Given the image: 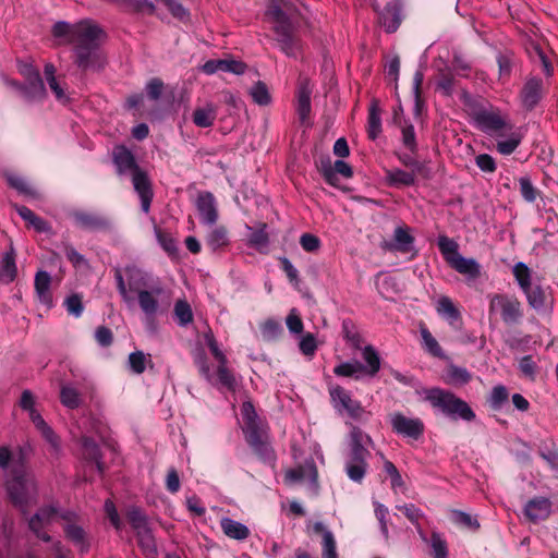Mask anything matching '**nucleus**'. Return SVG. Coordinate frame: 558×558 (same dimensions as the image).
Returning <instances> with one entry per match:
<instances>
[{
  "label": "nucleus",
  "mask_w": 558,
  "mask_h": 558,
  "mask_svg": "<svg viewBox=\"0 0 558 558\" xmlns=\"http://www.w3.org/2000/svg\"><path fill=\"white\" fill-rule=\"evenodd\" d=\"M512 274L523 292L533 286L532 271L526 264L522 262L517 263L512 268Z\"/></svg>",
  "instance_id": "obj_41"
},
{
  "label": "nucleus",
  "mask_w": 558,
  "mask_h": 558,
  "mask_svg": "<svg viewBox=\"0 0 558 558\" xmlns=\"http://www.w3.org/2000/svg\"><path fill=\"white\" fill-rule=\"evenodd\" d=\"M207 245L213 250L217 251L225 247L229 243L228 232L223 227L214 228L206 238Z\"/></svg>",
  "instance_id": "obj_44"
},
{
  "label": "nucleus",
  "mask_w": 558,
  "mask_h": 558,
  "mask_svg": "<svg viewBox=\"0 0 558 558\" xmlns=\"http://www.w3.org/2000/svg\"><path fill=\"white\" fill-rule=\"evenodd\" d=\"M201 221L206 225H214L218 219V211L215 197L211 193H201L196 201Z\"/></svg>",
  "instance_id": "obj_21"
},
{
  "label": "nucleus",
  "mask_w": 558,
  "mask_h": 558,
  "mask_svg": "<svg viewBox=\"0 0 558 558\" xmlns=\"http://www.w3.org/2000/svg\"><path fill=\"white\" fill-rule=\"evenodd\" d=\"M113 160L119 174H132L133 186L141 198V208L147 214L153 199V191L148 178L138 169L134 156L126 148L117 147L113 151Z\"/></svg>",
  "instance_id": "obj_7"
},
{
  "label": "nucleus",
  "mask_w": 558,
  "mask_h": 558,
  "mask_svg": "<svg viewBox=\"0 0 558 558\" xmlns=\"http://www.w3.org/2000/svg\"><path fill=\"white\" fill-rule=\"evenodd\" d=\"M488 313L490 319L499 315L507 325H517L523 317L521 302L514 295L504 293L489 296Z\"/></svg>",
  "instance_id": "obj_12"
},
{
  "label": "nucleus",
  "mask_w": 558,
  "mask_h": 558,
  "mask_svg": "<svg viewBox=\"0 0 558 558\" xmlns=\"http://www.w3.org/2000/svg\"><path fill=\"white\" fill-rule=\"evenodd\" d=\"M364 371V365L360 362H344L340 363L333 368V373L340 377H353L359 379Z\"/></svg>",
  "instance_id": "obj_45"
},
{
  "label": "nucleus",
  "mask_w": 558,
  "mask_h": 558,
  "mask_svg": "<svg viewBox=\"0 0 558 558\" xmlns=\"http://www.w3.org/2000/svg\"><path fill=\"white\" fill-rule=\"evenodd\" d=\"M402 4L400 0H393L385 7L384 11L379 15V20L387 33H393L401 24Z\"/></svg>",
  "instance_id": "obj_23"
},
{
  "label": "nucleus",
  "mask_w": 558,
  "mask_h": 558,
  "mask_svg": "<svg viewBox=\"0 0 558 558\" xmlns=\"http://www.w3.org/2000/svg\"><path fill=\"white\" fill-rule=\"evenodd\" d=\"M420 333L422 338V347L427 353L435 357H445L441 347L425 325L420 326Z\"/></svg>",
  "instance_id": "obj_38"
},
{
  "label": "nucleus",
  "mask_w": 558,
  "mask_h": 558,
  "mask_svg": "<svg viewBox=\"0 0 558 558\" xmlns=\"http://www.w3.org/2000/svg\"><path fill=\"white\" fill-rule=\"evenodd\" d=\"M282 331L281 325L278 320L267 319L260 325V332L265 340L276 339Z\"/></svg>",
  "instance_id": "obj_57"
},
{
  "label": "nucleus",
  "mask_w": 558,
  "mask_h": 558,
  "mask_svg": "<svg viewBox=\"0 0 558 558\" xmlns=\"http://www.w3.org/2000/svg\"><path fill=\"white\" fill-rule=\"evenodd\" d=\"M216 108L213 104L197 107L192 116L193 123L198 128H209L216 120Z\"/></svg>",
  "instance_id": "obj_30"
},
{
  "label": "nucleus",
  "mask_w": 558,
  "mask_h": 558,
  "mask_svg": "<svg viewBox=\"0 0 558 558\" xmlns=\"http://www.w3.org/2000/svg\"><path fill=\"white\" fill-rule=\"evenodd\" d=\"M147 361L148 357L142 351L129 355L130 368L136 374H142L145 371Z\"/></svg>",
  "instance_id": "obj_63"
},
{
  "label": "nucleus",
  "mask_w": 558,
  "mask_h": 558,
  "mask_svg": "<svg viewBox=\"0 0 558 558\" xmlns=\"http://www.w3.org/2000/svg\"><path fill=\"white\" fill-rule=\"evenodd\" d=\"M542 96L543 80L537 77L529 78L521 90L523 106L529 110L533 109L539 102Z\"/></svg>",
  "instance_id": "obj_22"
},
{
  "label": "nucleus",
  "mask_w": 558,
  "mask_h": 558,
  "mask_svg": "<svg viewBox=\"0 0 558 558\" xmlns=\"http://www.w3.org/2000/svg\"><path fill=\"white\" fill-rule=\"evenodd\" d=\"M429 545L432 548V558H448V544L439 532H432Z\"/></svg>",
  "instance_id": "obj_48"
},
{
  "label": "nucleus",
  "mask_w": 558,
  "mask_h": 558,
  "mask_svg": "<svg viewBox=\"0 0 558 558\" xmlns=\"http://www.w3.org/2000/svg\"><path fill=\"white\" fill-rule=\"evenodd\" d=\"M401 135L404 147L411 153H415L417 150V143L413 124L404 123L401 128Z\"/></svg>",
  "instance_id": "obj_58"
},
{
  "label": "nucleus",
  "mask_w": 558,
  "mask_h": 558,
  "mask_svg": "<svg viewBox=\"0 0 558 558\" xmlns=\"http://www.w3.org/2000/svg\"><path fill=\"white\" fill-rule=\"evenodd\" d=\"M9 184L17 190L20 193L27 196H35L36 192L33 186L22 177L11 174L8 177Z\"/></svg>",
  "instance_id": "obj_59"
},
{
  "label": "nucleus",
  "mask_w": 558,
  "mask_h": 558,
  "mask_svg": "<svg viewBox=\"0 0 558 558\" xmlns=\"http://www.w3.org/2000/svg\"><path fill=\"white\" fill-rule=\"evenodd\" d=\"M128 284L130 291L137 294L141 310L147 316H154L159 308L158 298L163 293L161 284H149L146 276L137 270L130 271Z\"/></svg>",
  "instance_id": "obj_9"
},
{
  "label": "nucleus",
  "mask_w": 558,
  "mask_h": 558,
  "mask_svg": "<svg viewBox=\"0 0 558 558\" xmlns=\"http://www.w3.org/2000/svg\"><path fill=\"white\" fill-rule=\"evenodd\" d=\"M399 160L408 168H411V172H414L416 175H421L425 179L429 178V169L423 162L414 159L412 156L403 154L399 156Z\"/></svg>",
  "instance_id": "obj_52"
},
{
  "label": "nucleus",
  "mask_w": 558,
  "mask_h": 558,
  "mask_svg": "<svg viewBox=\"0 0 558 558\" xmlns=\"http://www.w3.org/2000/svg\"><path fill=\"white\" fill-rule=\"evenodd\" d=\"M420 393L423 400L428 402L433 409L452 420L471 422L475 418V413L468 402L449 390L435 387L423 389Z\"/></svg>",
  "instance_id": "obj_6"
},
{
  "label": "nucleus",
  "mask_w": 558,
  "mask_h": 558,
  "mask_svg": "<svg viewBox=\"0 0 558 558\" xmlns=\"http://www.w3.org/2000/svg\"><path fill=\"white\" fill-rule=\"evenodd\" d=\"M471 118L476 129L489 136L504 135L512 129L506 114L500 109L493 106H478L474 107L471 112Z\"/></svg>",
  "instance_id": "obj_10"
},
{
  "label": "nucleus",
  "mask_w": 558,
  "mask_h": 558,
  "mask_svg": "<svg viewBox=\"0 0 558 558\" xmlns=\"http://www.w3.org/2000/svg\"><path fill=\"white\" fill-rule=\"evenodd\" d=\"M288 330L293 335H301L303 332V322L296 308H292L286 318Z\"/></svg>",
  "instance_id": "obj_62"
},
{
  "label": "nucleus",
  "mask_w": 558,
  "mask_h": 558,
  "mask_svg": "<svg viewBox=\"0 0 558 558\" xmlns=\"http://www.w3.org/2000/svg\"><path fill=\"white\" fill-rule=\"evenodd\" d=\"M389 421L392 430L407 438L417 440L424 433V423L418 417H408L400 412L390 414Z\"/></svg>",
  "instance_id": "obj_15"
},
{
  "label": "nucleus",
  "mask_w": 558,
  "mask_h": 558,
  "mask_svg": "<svg viewBox=\"0 0 558 558\" xmlns=\"http://www.w3.org/2000/svg\"><path fill=\"white\" fill-rule=\"evenodd\" d=\"M372 444V438L361 428L353 426L350 432L349 451L344 461V471L348 477L356 483H361L368 469V458L371 451L367 446Z\"/></svg>",
  "instance_id": "obj_5"
},
{
  "label": "nucleus",
  "mask_w": 558,
  "mask_h": 558,
  "mask_svg": "<svg viewBox=\"0 0 558 558\" xmlns=\"http://www.w3.org/2000/svg\"><path fill=\"white\" fill-rule=\"evenodd\" d=\"M5 490L11 502L22 512L36 505L38 487L34 474L25 464H14L5 473Z\"/></svg>",
  "instance_id": "obj_2"
},
{
  "label": "nucleus",
  "mask_w": 558,
  "mask_h": 558,
  "mask_svg": "<svg viewBox=\"0 0 558 558\" xmlns=\"http://www.w3.org/2000/svg\"><path fill=\"white\" fill-rule=\"evenodd\" d=\"M550 513L551 501L545 497L533 498L524 507V514L532 522L546 520Z\"/></svg>",
  "instance_id": "obj_20"
},
{
  "label": "nucleus",
  "mask_w": 558,
  "mask_h": 558,
  "mask_svg": "<svg viewBox=\"0 0 558 558\" xmlns=\"http://www.w3.org/2000/svg\"><path fill=\"white\" fill-rule=\"evenodd\" d=\"M74 219L78 226L90 230H99L108 226V220L96 214L76 213Z\"/></svg>",
  "instance_id": "obj_33"
},
{
  "label": "nucleus",
  "mask_w": 558,
  "mask_h": 558,
  "mask_svg": "<svg viewBox=\"0 0 558 558\" xmlns=\"http://www.w3.org/2000/svg\"><path fill=\"white\" fill-rule=\"evenodd\" d=\"M56 38L62 44L74 46L75 64L86 70H99L106 63V57L100 49L105 36L102 28L92 20H82L75 24L58 22L52 27Z\"/></svg>",
  "instance_id": "obj_1"
},
{
  "label": "nucleus",
  "mask_w": 558,
  "mask_h": 558,
  "mask_svg": "<svg viewBox=\"0 0 558 558\" xmlns=\"http://www.w3.org/2000/svg\"><path fill=\"white\" fill-rule=\"evenodd\" d=\"M437 244L444 259L457 272L470 279H476L481 275V265L474 258L463 257L459 253V245L454 240L440 235Z\"/></svg>",
  "instance_id": "obj_11"
},
{
  "label": "nucleus",
  "mask_w": 558,
  "mask_h": 558,
  "mask_svg": "<svg viewBox=\"0 0 558 558\" xmlns=\"http://www.w3.org/2000/svg\"><path fill=\"white\" fill-rule=\"evenodd\" d=\"M519 369L525 378H529L530 380L535 379L537 365L531 355H525L520 359Z\"/></svg>",
  "instance_id": "obj_61"
},
{
  "label": "nucleus",
  "mask_w": 558,
  "mask_h": 558,
  "mask_svg": "<svg viewBox=\"0 0 558 558\" xmlns=\"http://www.w3.org/2000/svg\"><path fill=\"white\" fill-rule=\"evenodd\" d=\"M45 78L49 88L53 93L59 102L65 104L70 100L66 88L56 77V68L51 63H47L44 70Z\"/></svg>",
  "instance_id": "obj_26"
},
{
  "label": "nucleus",
  "mask_w": 558,
  "mask_h": 558,
  "mask_svg": "<svg viewBox=\"0 0 558 558\" xmlns=\"http://www.w3.org/2000/svg\"><path fill=\"white\" fill-rule=\"evenodd\" d=\"M15 209L20 217L25 220L31 227L38 232H45L48 230V226L45 220L36 216L29 208L25 206H15Z\"/></svg>",
  "instance_id": "obj_43"
},
{
  "label": "nucleus",
  "mask_w": 558,
  "mask_h": 558,
  "mask_svg": "<svg viewBox=\"0 0 558 558\" xmlns=\"http://www.w3.org/2000/svg\"><path fill=\"white\" fill-rule=\"evenodd\" d=\"M299 349L303 355L313 357L317 350V341L315 336L311 332L302 335L299 341Z\"/></svg>",
  "instance_id": "obj_56"
},
{
  "label": "nucleus",
  "mask_w": 558,
  "mask_h": 558,
  "mask_svg": "<svg viewBox=\"0 0 558 558\" xmlns=\"http://www.w3.org/2000/svg\"><path fill=\"white\" fill-rule=\"evenodd\" d=\"M61 519L65 521L63 526L65 536L82 551L88 548V543L86 541V533L84 529L76 524V514L70 511H63L61 513Z\"/></svg>",
  "instance_id": "obj_17"
},
{
  "label": "nucleus",
  "mask_w": 558,
  "mask_h": 558,
  "mask_svg": "<svg viewBox=\"0 0 558 558\" xmlns=\"http://www.w3.org/2000/svg\"><path fill=\"white\" fill-rule=\"evenodd\" d=\"M504 136L505 140H500L497 142V150L501 155H510L512 154L520 145L522 141V134L518 130H513V128L508 131Z\"/></svg>",
  "instance_id": "obj_34"
},
{
  "label": "nucleus",
  "mask_w": 558,
  "mask_h": 558,
  "mask_svg": "<svg viewBox=\"0 0 558 558\" xmlns=\"http://www.w3.org/2000/svg\"><path fill=\"white\" fill-rule=\"evenodd\" d=\"M523 293L531 307L538 312L546 308L547 295L539 284H533Z\"/></svg>",
  "instance_id": "obj_36"
},
{
  "label": "nucleus",
  "mask_w": 558,
  "mask_h": 558,
  "mask_svg": "<svg viewBox=\"0 0 558 558\" xmlns=\"http://www.w3.org/2000/svg\"><path fill=\"white\" fill-rule=\"evenodd\" d=\"M265 229L266 225H263L262 228L252 231L248 239L250 244L260 252L266 251L269 243L268 234Z\"/></svg>",
  "instance_id": "obj_53"
},
{
  "label": "nucleus",
  "mask_w": 558,
  "mask_h": 558,
  "mask_svg": "<svg viewBox=\"0 0 558 558\" xmlns=\"http://www.w3.org/2000/svg\"><path fill=\"white\" fill-rule=\"evenodd\" d=\"M51 276L45 270H39L35 275L34 287L36 295L40 303L47 307H51L53 304L52 294L50 291Z\"/></svg>",
  "instance_id": "obj_25"
},
{
  "label": "nucleus",
  "mask_w": 558,
  "mask_h": 558,
  "mask_svg": "<svg viewBox=\"0 0 558 558\" xmlns=\"http://www.w3.org/2000/svg\"><path fill=\"white\" fill-rule=\"evenodd\" d=\"M62 512L63 511H59L53 506L41 507L29 518L28 527L39 539L50 542L51 537L44 529L54 522L57 518H61Z\"/></svg>",
  "instance_id": "obj_16"
},
{
  "label": "nucleus",
  "mask_w": 558,
  "mask_h": 558,
  "mask_svg": "<svg viewBox=\"0 0 558 558\" xmlns=\"http://www.w3.org/2000/svg\"><path fill=\"white\" fill-rule=\"evenodd\" d=\"M204 340L210 353L218 362V366L215 371L211 369L207 363L204 352L197 351L194 354V361L198 367L201 375L213 386L226 388L228 390H233L236 385L235 378L227 367V356L220 350L213 332H205Z\"/></svg>",
  "instance_id": "obj_3"
},
{
  "label": "nucleus",
  "mask_w": 558,
  "mask_h": 558,
  "mask_svg": "<svg viewBox=\"0 0 558 558\" xmlns=\"http://www.w3.org/2000/svg\"><path fill=\"white\" fill-rule=\"evenodd\" d=\"M451 520L453 523H456L458 525L465 526L473 531H476L480 527V523L475 518H473L471 514L460 511V510L451 511Z\"/></svg>",
  "instance_id": "obj_54"
},
{
  "label": "nucleus",
  "mask_w": 558,
  "mask_h": 558,
  "mask_svg": "<svg viewBox=\"0 0 558 558\" xmlns=\"http://www.w3.org/2000/svg\"><path fill=\"white\" fill-rule=\"evenodd\" d=\"M20 405L24 411L28 412V416L37 430L41 434L45 440L51 448L58 452L60 449L59 437L54 434L51 427L45 422L40 413L35 408V398L28 390L23 391Z\"/></svg>",
  "instance_id": "obj_13"
},
{
  "label": "nucleus",
  "mask_w": 558,
  "mask_h": 558,
  "mask_svg": "<svg viewBox=\"0 0 558 558\" xmlns=\"http://www.w3.org/2000/svg\"><path fill=\"white\" fill-rule=\"evenodd\" d=\"M381 132V119L376 105H372L368 114V136L375 140Z\"/></svg>",
  "instance_id": "obj_55"
},
{
  "label": "nucleus",
  "mask_w": 558,
  "mask_h": 558,
  "mask_svg": "<svg viewBox=\"0 0 558 558\" xmlns=\"http://www.w3.org/2000/svg\"><path fill=\"white\" fill-rule=\"evenodd\" d=\"M436 311L439 316L448 320L450 324L460 319V312L448 296H440L436 303Z\"/></svg>",
  "instance_id": "obj_32"
},
{
  "label": "nucleus",
  "mask_w": 558,
  "mask_h": 558,
  "mask_svg": "<svg viewBox=\"0 0 558 558\" xmlns=\"http://www.w3.org/2000/svg\"><path fill=\"white\" fill-rule=\"evenodd\" d=\"M22 94L28 101L41 100L46 96V88L40 75L27 80L26 85L22 87Z\"/></svg>",
  "instance_id": "obj_31"
},
{
  "label": "nucleus",
  "mask_w": 558,
  "mask_h": 558,
  "mask_svg": "<svg viewBox=\"0 0 558 558\" xmlns=\"http://www.w3.org/2000/svg\"><path fill=\"white\" fill-rule=\"evenodd\" d=\"M509 393L505 386H496L493 388L489 397V403L494 409H500L508 400Z\"/></svg>",
  "instance_id": "obj_64"
},
{
  "label": "nucleus",
  "mask_w": 558,
  "mask_h": 558,
  "mask_svg": "<svg viewBox=\"0 0 558 558\" xmlns=\"http://www.w3.org/2000/svg\"><path fill=\"white\" fill-rule=\"evenodd\" d=\"M284 481L287 484H296L310 482L316 488L317 470L313 461H306L303 465L290 469L286 472Z\"/></svg>",
  "instance_id": "obj_18"
},
{
  "label": "nucleus",
  "mask_w": 558,
  "mask_h": 558,
  "mask_svg": "<svg viewBox=\"0 0 558 558\" xmlns=\"http://www.w3.org/2000/svg\"><path fill=\"white\" fill-rule=\"evenodd\" d=\"M414 238L410 234V229L405 226H399L395 229L393 238L389 242H384L383 248L389 252L409 253L412 250Z\"/></svg>",
  "instance_id": "obj_19"
},
{
  "label": "nucleus",
  "mask_w": 558,
  "mask_h": 558,
  "mask_svg": "<svg viewBox=\"0 0 558 558\" xmlns=\"http://www.w3.org/2000/svg\"><path fill=\"white\" fill-rule=\"evenodd\" d=\"M312 529L323 535V558H338L333 534L322 522H315Z\"/></svg>",
  "instance_id": "obj_29"
},
{
  "label": "nucleus",
  "mask_w": 558,
  "mask_h": 558,
  "mask_svg": "<svg viewBox=\"0 0 558 558\" xmlns=\"http://www.w3.org/2000/svg\"><path fill=\"white\" fill-rule=\"evenodd\" d=\"M253 101L258 106H267L271 102V96L265 83L258 81L248 90Z\"/></svg>",
  "instance_id": "obj_47"
},
{
  "label": "nucleus",
  "mask_w": 558,
  "mask_h": 558,
  "mask_svg": "<svg viewBox=\"0 0 558 558\" xmlns=\"http://www.w3.org/2000/svg\"><path fill=\"white\" fill-rule=\"evenodd\" d=\"M137 543L146 558H157L158 550L151 530L148 529L136 534Z\"/></svg>",
  "instance_id": "obj_39"
},
{
  "label": "nucleus",
  "mask_w": 558,
  "mask_h": 558,
  "mask_svg": "<svg viewBox=\"0 0 558 558\" xmlns=\"http://www.w3.org/2000/svg\"><path fill=\"white\" fill-rule=\"evenodd\" d=\"M16 274L15 252L13 246H10V250L0 259V281L10 283L15 279Z\"/></svg>",
  "instance_id": "obj_28"
},
{
  "label": "nucleus",
  "mask_w": 558,
  "mask_h": 558,
  "mask_svg": "<svg viewBox=\"0 0 558 558\" xmlns=\"http://www.w3.org/2000/svg\"><path fill=\"white\" fill-rule=\"evenodd\" d=\"M241 417L242 428L247 442L263 460L271 461L274 459V451L269 445L265 426L250 401L243 402Z\"/></svg>",
  "instance_id": "obj_8"
},
{
  "label": "nucleus",
  "mask_w": 558,
  "mask_h": 558,
  "mask_svg": "<svg viewBox=\"0 0 558 558\" xmlns=\"http://www.w3.org/2000/svg\"><path fill=\"white\" fill-rule=\"evenodd\" d=\"M83 454L86 459L95 462L99 472H102L104 466L100 461L99 449L96 442L89 437H82Z\"/></svg>",
  "instance_id": "obj_46"
},
{
  "label": "nucleus",
  "mask_w": 558,
  "mask_h": 558,
  "mask_svg": "<svg viewBox=\"0 0 558 558\" xmlns=\"http://www.w3.org/2000/svg\"><path fill=\"white\" fill-rule=\"evenodd\" d=\"M416 174L411 171H404L402 169H390L386 171V179L390 185L396 186H410L415 183Z\"/></svg>",
  "instance_id": "obj_35"
},
{
  "label": "nucleus",
  "mask_w": 558,
  "mask_h": 558,
  "mask_svg": "<svg viewBox=\"0 0 558 558\" xmlns=\"http://www.w3.org/2000/svg\"><path fill=\"white\" fill-rule=\"evenodd\" d=\"M61 403L69 409H76L82 403V396L77 389L71 385H64L60 391Z\"/></svg>",
  "instance_id": "obj_42"
},
{
  "label": "nucleus",
  "mask_w": 558,
  "mask_h": 558,
  "mask_svg": "<svg viewBox=\"0 0 558 558\" xmlns=\"http://www.w3.org/2000/svg\"><path fill=\"white\" fill-rule=\"evenodd\" d=\"M126 515L136 534L150 529L146 515L140 509L132 508L128 511Z\"/></svg>",
  "instance_id": "obj_51"
},
{
  "label": "nucleus",
  "mask_w": 558,
  "mask_h": 558,
  "mask_svg": "<svg viewBox=\"0 0 558 558\" xmlns=\"http://www.w3.org/2000/svg\"><path fill=\"white\" fill-rule=\"evenodd\" d=\"M174 316L180 326H186L193 320V312L190 304L184 300H179L174 304Z\"/></svg>",
  "instance_id": "obj_50"
},
{
  "label": "nucleus",
  "mask_w": 558,
  "mask_h": 558,
  "mask_svg": "<svg viewBox=\"0 0 558 558\" xmlns=\"http://www.w3.org/2000/svg\"><path fill=\"white\" fill-rule=\"evenodd\" d=\"M362 356L366 363L364 371L369 376H375L380 369V357L378 352L372 345H366L362 350Z\"/></svg>",
  "instance_id": "obj_40"
},
{
  "label": "nucleus",
  "mask_w": 558,
  "mask_h": 558,
  "mask_svg": "<svg viewBox=\"0 0 558 558\" xmlns=\"http://www.w3.org/2000/svg\"><path fill=\"white\" fill-rule=\"evenodd\" d=\"M329 393L335 408L339 412H345L350 417L354 420L363 418L365 410L361 405L360 401L351 398L349 391L340 386H332L329 389Z\"/></svg>",
  "instance_id": "obj_14"
},
{
  "label": "nucleus",
  "mask_w": 558,
  "mask_h": 558,
  "mask_svg": "<svg viewBox=\"0 0 558 558\" xmlns=\"http://www.w3.org/2000/svg\"><path fill=\"white\" fill-rule=\"evenodd\" d=\"M202 70L208 75L219 71L240 75L245 72L246 65L236 60H209L203 64Z\"/></svg>",
  "instance_id": "obj_24"
},
{
  "label": "nucleus",
  "mask_w": 558,
  "mask_h": 558,
  "mask_svg": "<svg viewBox=\"0 0 558 558\" xmlns=\"http://www.w3.org/2000/svg\"><path fill=\"white\" fill-rule=\"evenodd\" d=\"M292 15L291 8L284 0H270L266 17L272 24L282 51L287 56L295 57L299 46L293 34Z\"/></svg>",
  "instance_id": "obj_4"
},
{
  "label": "nucleus",
  "mask_w": 558,
  "mask_h": 558,
  "mask_svg": "<svg viewBox=\"0 0 558 558\" xmlns=\"http://www.w3.org/2000/svg\"><path fill=\"white\" fill-rule=\"evenodd\" d=\"M220 526L226 536L235 541H244L251 534L250 529L245 524L230 518H222Z\"/></svg>",
  "instance_id": "obj_27"
},
{
  "label": "nucleus",
  "mask_w": 558,
  "mask_h": 558,
  "mask_svg": "<svg viewBox=\"0 0 558 558\" xmlns=\"http://www.w3.org/2000/svg\"><path fill=\"white\" fill-rule=\"evenodd\" d=\"M519 185L521 195L526 202L533 203L536 201L538 192L532 184L529 177H521L519 179Z\"/></svg>",
  "instance_id": "obj_60"
},
{
  "label": "nucleus",
  "mask_w": 558,
  "mask_h": 558,
  "mask_svg": "<svg viewBox=\"0 0 558 558\" xmlns=\"http://www.w3.org/2000/svg\"><path fill=\"white\" fill-rule=\"evenodd\" d=\"M376 287L385 299H390L399 292L396 279L391 276H377Z\"/></svg>",
  "instance_id": "obj_49"
},
{
  "label": "nucleus",
  "mask_w": 558,
  "mask_h": 558,
  "mask_svg": "<svg viewBox=\"0 0 558 558\" xmlns=\"http://www.w3.org/2000/svg\"><path fill=\"white\" fill-rule=\"evenodd\" d=\"M311 89L306 85H301L296 96V112L302 122H304L311 112Z\"/></svg>",
  "instance_id": "obj_37"
}]
</instances>
